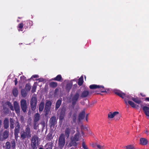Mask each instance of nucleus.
<instances>
[{
    "label": "nucleus",
    "mask_w": 149,
    "mask_h": 149,
    "mask_svg": "<svg viewBox=\"0 0 149 149\" xmlns=\"http://www.w3.org/2000/svg\"><path fill=\"white\" fill-rule=\"evenodd\" d=\"M36 87H37V86L36 85L34 84L33 85V86L32 87V89H31V92L32 93H33L36 91Z\"/></svg>",
    "instance_id": "nucleus-46"
},
{
    "label": "nucleus",
    "mask_w": 149,
    "mask_h": 149,
    "mask_svg": "<svg viewBox=\"0 0 149 149\" xmlns=\"http://www.w3.org/2000/svg\"><path fill=\"white\" fill-rule=\"evenodd\" d=\"M53 146L52 144H49L48 145V147L45 149H52Z\"/></svg>",
    "instance_id": "nucleus-52"
},
{
    "label": "nucleus",
    "mask_w": 149,
    "mask_h": 149,
    "mask_svg": "<svg viewBox=\"0 0 149 149\" xmlns=\"http://www.w3.org/2000/svg\"><path fill=\"white\" fill-rule=\"evenodd\" d=\"M70 129L69 127H67L65 132V135L67 138H68L70 136Z\"/></svg>",
    "instance_id": "nucleus-20"
},
{
    "label": "nucleus",
    "mask_w": 149,
    "mask_h": 149,
    "mask_svg": "<svg viewBox=\"0 0 149 149\" xmlns=\"http://www.w3.org/2000/svg\"><path fill=\"white\" fill-rule=\"evenodd\" d=\"M72 84L71 83H68L66 85V89L69 91L71 88Z\"/></svg>",
    "instance_id": "nucleus-40"
},
{
    "label": "nucleus",
    "mask_w": 149,
    "mask_h": 149,
    "mask_svg": "<svg viewBox=\"0 0 149 149\" xmlns=\"http://www.w3.org/2000/svg\"><path fill=\"white\" fill-rule=\"evenodd\" d=\"M148 141L145 138H141L139 140V144L142 145H146L148 144Z\"/></svg>",
    "instance_id": "nucleus-14"
},
{
    "label": "nucleus",
    "mask_w": 149,
    "mask_h": 149,
    "mask_svg": "<svg viewBox=\"0 0 149 149\" xmlns=\"http://www.w3.org/2000/svg\"><path fill=\"white\" fill-rule=\"evenodd\" d=\"M78 143H77V141L71 138L70 141L68 144V146L71 147L74 146L76 148L77 147Z\"/></svg>",
    "instance_id": "nucleus-13"
},
{
    "label": "nucleus",
    "mask_w": 149,
    "mask_h": 149,
    "mask_svg": "<svg viewBox=\"0 0 149 149\" xmlns=\"http://www.w3.org/2000/svg\"><path fill=\"white\" fill-rule=\"evenodd\" d=\"M85 115V112L84 109L81 112L79 113L78 116V120L79 122L81 120L84 119Z\"/></svg>",
    "instance_id": "nucleus-12"
},
{
    "label": "nucleus",
    "mask_w": 149,
    "mask_h": 149,
    "mask_svg": "<svg viewBox=\"0 0 149 149\" xmlns=\"http://www.w3.org/2000/svg\"><path fill=\"white\" fill-rule=\"evenodd\" d=\"M31 123L28 124L25 127V130L22 131L20 133V139L22 140L29 139L31 137Z\"/></svg>",
    "instance_id": "nucleus-1"
},
{
    "label": "nucleus",
    "mask_w": 149,
    "mask_h": 149,
    "mask_svg": "<svg viewBox=\"0 0 149 149\" xmlns=\"http://www.w3.org/2000/svg\"><path fill=\"white\" fill-rule=\"evenodd\" d=\"M11 148L13 149L15 148V142L14 140H13L11 141Z\"/></svg>",
    "instance_id": "nucleus-41"
},
{
    "label": "nucleus",
    "mask_w": 149,
    "mask_h": 149,
    "mask_svg": "<svg viewBox=\"0 0 149 149\" xmlns=\"http://www.w3.org/2000/svg\"><path fill=\"white\" fill-rule=\"evenodd\" d=\"M126 149H135L134 146L133 145H129L125 147Z\"/></svg>",
    "instance_id": "nucleus-43"
},
{
    "label": "nucleus",
    "mask_w": 149,
    "mask_h": 149,
    "mask_svg": "<svg viewBox=\"0 0 149 149\" xmlns=\"http://www.w3.org/2000/svg\"><path fill=\"white\" fill-rule=\"evenodd\" d=\"M21 109L24 113L26 112L27 109V104L26 101L24 99L20 101Z\"/></svg>",
    "instance_id": "nucleus-10"
},
{
    "label": "nucleus",
    "mask_w": 149,
    "mask_h": 149,
    "mask_svg": "<svg viewBox=\"0 0 149 149\" xmlns=\"http://www.w3.org/2000/svg\"><path fill=\"white\" fill-rule=\"evenodd\" d=\"M21 94L22 97H24L27 95V93L25 89H23L21 90Z\"/></svg>",
    "instance_id": "nucleus-37"
},
{
    "label": "nucleus",
    "mask_w": 149,
    "mask_h": 149,
    "mask_svg": "<svg viewBox=\"0 0 149 149\" xmlns=\"http://www.w3.org/2000/svg\"><path fill=\"white\" fill-rule=\"evenodd\" d=\"M143 109L145 115L147 116H149V107L147 106H144L143 108Z\"/></svg>",
    "instance_id": "nucleus-19"
},
{
    "label": "nucleus",
    "mask_w": 149,
    "mask_h": 149,
    "mask_svg": "<svg viewBox=\"0 0 149 149\" xmlns=\"http://www.w3.org/2000/svg\"><path fill=\"white\" fill-rule=\"evenodd\" d=\"M26 78L24 76H22L20 77V79L21 81L24 82L26 81Z\"/></svg>",
    "instance_id": "nucleus-50"
},
{
    "label": "nucleus",
    "mask_w": 149,
    "mask_h": 149,
    "mask_svg": "<svg viewBox=\"0 0 149 149\" xmlns=\"http://www.w3.org/2000/svg\"><path fill=\"white\" fill-rule=\"evenodd\" d=\"M5 104L7 105L10 108L11 110L13 111H14V109L13 108V107L11 102L9 101H7L5 103Z\"/></svg>",
    "instance_id": "nucleus-31"
},
{
    "label": "nucleus",
    "mask_w": 149,
    "mask_h": 149,
    "mask_svg": "<svg viewBox=\"0 0 149 149\" xmlns=\"http://www.w3.org/2000/svg\"><path fill=\"white\" fill-rule=\"evenodd\" d=\"M10 128L11 130H13L14 128V125H15V120L13 118H10Z\"/></svg>",
    "instance_id": "nucleus-16"
},
{
    "label": "nucleus",
    "mask_w": 149,
    "mask_h": 149,
    "mask_svg": "<svg viewBox=\"0 0 149 149\" xmlns=\"http://www.w3.org/2000/svg\"><path fill=\"white\" fill-rule=\"evenodd\" d=\"M57 85V84L56 82L52 81L49 84V86L52 88H55L56 87Z\"/></svg>",
    "instance_id": "nucleus-33"
},
{
    "label": "nucleus",
    "mask_w": 149,
    "mask_h": 149,
    "mask_svg": "<svg viewBox=\"0 0 149 149\" xmlns=\"http://www.w3.org/2000/svg\"><path fill=\"white\" fill-rule=\"evenodd\" d=\"M38 77H39L38 75L37 74H35V75H33L32 76V78H38Z\"/></svg>",
    "instance_id": "nucleus-53"
},
{
    "label": "nucleus",
    "mask_w": 149,
    "mask_h": 149,
    "mask_svg": "<svg viewBox=\"0 0 149 149\" xmlns=\"http://www.w3.org/2000/svg\"><path fill=\"white\" fill-rule=\"evenodd\" d=\"M24 27L25 29L28 28L30 26L31 23L29 21L26 20L23 22Z\"/></svg>",
    "instance_id": "nucleus-24"
},
{
    "label": "nucleus",
    "mask_w": 149,
    "mask_h": 149,
    "mask_svg": "<svg viewBox=\"0 0 149 149\" xmlns=\"http://www.w3.org/2000/svg\"><path fill=\"white\" fill-rule=\"evenodd\" d=\"M31 88V87L29 83L26 84L25 86V89L27 91H29Z\"/></svg>",
    "instance_id": "nucleus-39"
},
{
    "label": "nucleus",
    "mask_w": 149,
    "mask_h": 149,
    "mask_svg": "<svg viewBox=\"0 0 149 149\" xmlns=\"http://www.w3.org/2000/svg\"><path fill=\"white\" fill-rule=\"evenodd\" d=\"M62 100L58 99L56 102L55 105V110H57L61 104Z\"/></svg>",
    "instance_id": "nucleus-22"
},
{
    "label": "nucleus",
    "mask_w": 149,
    "mask_h": 149,
    "mask_svg": "<svg viewBox=\"0 0 149 149\" xmlns=\"http://www.w3.org/2000/svg\"><path fill=\"white\" fill-rule=\"evenodd\" d=\"M47 138L49 141H50L52 139V134H49L47 136Z\"/></svg>",
    "instance_id": "nucleus-49"
},
{
    "label": "nucleus",
    "mask_w": 149,
    "mask_h": 149,
    "mask_svg": "<svg viewBox=\"0 0 149 149\" xmlns=\"http://www.w3.org/2000/svg\"><path fill=\"white\" fill-rule=\"evenodd\" d=\"M96 144H96V143L95 144H92V146L93 147V148H95V147L96 146H97Z\"/></svg>",
    "instance_id": "nucleus-58"
},
{
    "label": "nucleus",
    "mask_w": 149,
    "mask_h": 149,
    "mask_svg": "<svg viewBox=\"0 0 149 149\" xmlns=\"http://www.w3.org/2000/svg\"><path fill=\"white\" fill-rule=\"evenodd\" d=\"M71 97L72 105L74 107L79 98V94L78 93L76 92L74 95H71Z\"/></svg>",
    "instance_id": "nucleus-6"
},
{
    "label": "nucleus",
    "mask_w": 149,
    "mask_h": 149,
    "mask_svg": "<svg viewBox=\"0 0 149 149\" xmlns=\"http://www.w3.org/2000/svg\"><path fill=\"white\" fill-rule=\"evenodd\" d=\"M21 120L22 121H23L24 120V118L23 116H21Z\"/></svg>",
    "instance_id": "nucleus-60"
},
{
    "label": "nucleus",
    "mask_w": 149,
    "mask_h": 149,
    "mask_svg": "<svg viewBox=\"0 0 149 149\" xmlns=\"http://www.w3.org/2000/svg\"><path fill=\"white\" fill-rule=\"evenodd\" d=\"M2 125V121L0 120V128L1 127V125Z\"/></svg>",
    "instance_id": "nucleus-63"
},
{
    "label": "nucleus",
    "mask_w": 149,
    "mask_h": 149,
    "mask_svg": "<svg viewBox=\"0 0 149 149\" xmlns=\"http://www.w3.org/2000/svg\"><path fill=\"white\" fill-rule=\"evenodd\" d=\"M37 104V99L35 97H32L31 100V106L32 110H34L36 108Z\"/></svg>",
    "instance_id": "nucleus-8"
},
{
    "label": "nucleus",
    "mask_w": 149,
    "mask_h": 149,
    "mask_svg": "<svg viewBox=\"0 0 149 149\" xmlns=\"http://www.w3.org/2000/svg\"><path fill=\"white\" fill-rule=\"evenodd\" d=\"M146 133L147 135H148V134H149V131L147 130H146Z\"/></svg>",
    "instance_id": "nucleus-61"
},
{
    "label": "nucleus",
    "mask_w": 149,
    "mask_h": 149,
    "mask_svg": "<svg viewBox=\"0 0 149 149\" xmlns=\"http://www.w3.org/2000/svg\"><path fill=\"white\" fill-rule=\"evenodd\" d=\"M44 102H41L40 103L38 109L39 111L41 112L42 111L44 108Z\"/></svg>",
    "instance_id": "nucleus-28"
},
{
    "label": "nucleus",
    "mask_w": 149,
    "mask_h": 149,
    "mask_svg": "<svg viewBox=\"0 0 149 149\" xmlns=\"http://www.w3.org/2000/svg\"><path fill=\"white\" fill-rule=\"evenodd\" d=\"M97 147L99 149H104V146H101L100 145L98 144H96Z\"/></svg>",
    "instance_id": "nucleus-51"
},
{
    "label": "nucleus",
    "mask_w": 149,
    "mask_h": 149,
    "mask_svg": "<svg viewBox=\"0 0 149 149\" xmlns=\"http://www.w3.org/2000/svg\"><path fill=\"white\" fill-rule=\"evenodd\" d=\"M38 137L36 135L33 136L31 141V143L37 144L38 142Z\"/></svg>",
    "instance_id": "nucleus-17"
},
{
    "label": "nucleus",
    "mask_w": 149,
    "mask_h": 149,
    "mask_svg": "<svg viewBox=\"0 0 149 149\" xmlns=\"http://www.w3.org/2000/svg\"><path fill=\"white\" fill-rule=\"evenodd\" d=\"M40 115L38 113H36L34 115V121L35 123L37 122L39 120Z\"/></svg>",
    "instance_id": "nucleus-27"
},
{
    "label": "nucleus",
    "mask_w": 149,
    "mask_h": 149,
    "mask_svg": "<svg viewBox=\"0 0 149 149\" xmlns=\"http://www.w3.org/2000/svg\"><path fill=\"white\" fill-rule=\"evenodd\" d=\"M88 114H86V120L87 121H88Z\"/></svg>",
    "instance_id": "nucleus-57"
},
{
    "label": "nucleus",
    "mask_w": 149,
    "mask_h": 149,
    "mask_svg": "<svg viewBox=\"0 0 149 149\" xmlns=\"http://www.w3.org/2000/svg\"><path fill=\"white\" fill-rule=\"evenodd\" d=\"M31 146L32 149H37V144L31 143Z\"/></svg>",
    "instance_id": "nucleus-48"
},
{
    "label": "nucleus",
    "mask_w": 149,
    "mask_h": 149,
    "mask_svg": "<svg viewBox=\"0 0 149 149\" xmlns=\"http://www.w3.org/2000/svg\"><path fill=\"white\" fill-rule=\"evenodd\" d=\"M62 79L61 76L60 74L57 75L56 77L53 78L52 80H53L56 81H60Z\"/></svg>",
    "instance_id": "nucleus-30"
},
{
    "label": "nucleus",
    "mask_w": 149,
    "mask_h": 149,
    "mask_svg": "<svg viewBox=\"0 0 149 149\" xmlns=\"http://www.w3.org/2000/svg\"><path fill=\"white\" fill-rule=\"evenodd\" d=\"M101 86L102 87H100L99 89H100V91L101 93H107L106 89L104 88V87L102 86Z\"/></svg>",
    "instance_id": "nucleus-45"
},
{
    "label": "nucleus",
    "mask_w": 149,
    "mask_h": 149,
    "mask_svg": "<svg viewBox=\"0 0 149 149\" xmlns=\"http://www.w3.org/2000/svg\"><path fill=\"white\" fill-rule=\"evenodd\" d=\"M14 81L15 83V85H16L17 84V83H18V81H17V78H15V79Z\"/></svg>",
    "instance_id": "nucleus-54"
},
{
    "label": "nucleus",
    "mask_w": 149,
    "mask_h": 149,
    "mask_svg": "<svg viewBox=\"0 0 149 149\" xmlns=\"http://www.w3.org/2000/svg\"><path fill=\"white\" fill-rule=\"evenodd\" d=\"M13 105V108H14L16 113L17 114H19L20 112V107L17 102L15 101L14 102Z\"/></svg>",
    "instance_id": "nucleus-11"
},
{
    "label": "nucleus",
    "mask_w": 149,
    "mask_h": 149,
    "mask_svg": "<svg viewBox=\"0 0 149 149\" xmlns=\"http://www.w3.org/2000/svg\"><path fill=\"white\" fill-rule=\"evenodd\" d=\"M145 100L146 101L149 102V97H146L145 98Z\"/></svg>",
    "instance_id": "nucleus-55"
},
{
    "label": "nucleus",
    "mask_w": 149,
    "mask_h": 149,
    "mask_svg": "<svg viewBox=\"0 0 149 149\" xmlns=\"http://www.w3.org/2000/svg\"><path fill=\"white\" fill-rule=\"evenodd\" d=\"M65 111L66 109L64 107L62 108L59 117L60 121L62 122L63 120L64 119L65 115Z\"/></svg>",
    "instance_id": "nucleus-9"
},
{
    "label": "nucleus",
    "mask_w": 149,
    "mask_h": 149,
    "mask_svg": "<svg viewBox=\"0 0 149 149\" xmlns=\"http://www.w3.org/2000/svg\"><path fill=\"white\" fill-rule=\"evenodd\" d=\"M50 108L45 107L44 109V112L45 113V116H47L50 111Z\"/></svg>",
    "instance_id": "nucleus-34"
},
{
    "label": "nucleus",
    "mask_w": 149,
    "mask_h": 149,
    "mask_svg": "<svg viewBox=\"0 0 149 149\" xmlns=\"http://www.w3.org/2000/svg\"><path fill=\"white\" fill-rule=\"evenodd\" d=\"M39 149H44V148H41V147H40L39 148Z\"/></svg>",
    "instance_id": "nucleus-64"
},
{
    "label": "nucleus",
    "mask_w": 149,
    "mask_h": 149,
    "mask_svg": "<svg viewBox=\"0 0 149 149\" xmlns=\"http://www.w3.org/2000/svg\"><path fill=\"white\" fill-rule=\"evenodd\" d=\"M68 115H69V116H70V117L71 116V115H72V113L71 112H70V113H69L68 114Z\"/></svg>",
    "instance_id": "nucleus-62"
},
{
    "label": "nucleus",
    "mask_w": 149,
    "mask_h": 149,
    "mask_svg": "<svg viewBox=\"0 0 149 149\" xmlns=\"http://www.w3.org/2000/svg\"><path fill=\"white\" fill-rule=\"evenodd\" d=\"M9 126V120L8 118H5L3 121V127L5 129H7Z\"/></svg>",
    "instance_id": "nucleus-15"
},
{
    "label": "nucleus",
    "mask_w": 149,
    "mask_h": 149,
    "mask_svg": "<svg viewBox=\"0 0 149 149\" xmlns=\"http://www.w3.org/2000/svg\"><path fill=\"white\" fill-rule=\"evenodd\" d=\"M115 116L117 117L116 120H119L120 118V115L118 111H115L113 112H110L108 114V118H112Z\"/></svg>",
    "instance_id": "nucleus-7"
},
{
    "label": "nucleus",
    "mask_w": 149,
    "mask_h": 149,
    "mask_svg": "<svg viewBox=\"0 0 149 149\" xmlns=\"http://www.w3.org/2000/svg\"><path fill=\"white\" fill-rule=\"evenodd\" d=\"M9 130H5L3 132V129H2L0 131V141H3L8 138L9 135Z\"/></svg>",
    "instance_id": "nucleus-4"
},
{
    "label": "nucleus",
    "mask_w": 149,
    "mask_h": 149,
    "mask_svg": "<svg viewBox=\"0 0 149 149\" xmlns=\"http://www.w3.org/2000/svg\"><path fill=\"white\" fill-rule=\"evenodd\" d=\"M83 76H81L78 79V84L79 86L82 85L83 82Z\"/></svg>",
    "instance_id": "nucleus-32"
},
{
    "label": "nucleus",
    "mask_w": 149,
    "mask_h": 149,
    "mask_svg": "<svg viewBox=\"0 0 149 149\" xmlns=\"http://www.w3.org/2000/svg\"><path fill=\"white\" fill-rule=\"evenodd\" d=\"M65 136L63 134H61L58 140V147L59 149H63L65 144Z\"/></svg>",
    "instance_id": "nucleus-2"
},
{
    "label": "nucleus",
    "mask_w": 149,
    "mask_h": 149,
    "mask_svg": "<svg viewBox=\"0 0 149 149\" xmlns=\"http://www.w3.org/2000/svg\"><path fill=\"white\" fill-rule=\"evenodd\" d=\"M72 139L75 140L77 141H79V133H76L74 136L71 137Z\"/></svg>",
    "instance_id": "nucleus-21"
},
{
    "label": "nucleus",
    "mask_w": 149,
    "mask_h": 149,
    "mask_svg": "<svg viewBox=\"0 0 149 149\" xmlns=\"http://www.w3.org/2000/svg\"><path fill=\"white\" fill-rule=\"evenodd\" d=\"M72 121L71 122L72 124L73 123H76L77 119V114L76 113H74L73 114L72 116Z\"/></svg>",
    "instance_id": "nucleus-29"
},
{
    "label": "nucleus",
    "mask_w": 149,
    "mask_h": 149,
    "mask_svg": "<svg viewBox=\"0 0 149 149\" xmlns=\"http://www.w3.org/2000/svg\"><path fill=\"white\" fill-rule=\"evenodd\" d=\"M101 86V85H97L96 84H92L90 85L89 86V88L91 89H99Z\"/></svg>",
    "instance_id": "nucleus-25"
},
{
    "label": "nucleus",
    "mask_w": 149,
    "mask_h": 149,
    "mask_svg": "<svg viewBox=\"0 0 149 149\" xmlns=\"http://www.w3.org/2000/svg\"><path fill=\"white\" fill-rule=\"evenodd\" d=\"M56 121V117L54 116H52L50 119L49 122L51 126H54L55 125V123Z\"/></svg>",
    "instance_id": "nucleus-18"
},
{
    "label": "nucleus",
    "mask_w": 149,
    "mask_h": 149,
    "mask_svg": "<svg viewBox=\"0 0 149 149\" xmlns=\"http://www.w3.org/2000/svg\"><path fill=\"white\" fill-rule=\"evenodd\" d=\"M20 125L18 120H16L15 122V128L14 130V135L16 139L18 138L19 137L18 134L20 128Z\"/></svg>",
    "instance_id": "nucleus-5"
},
{
    "label": "nucleus",
    "mask_w": 149,
    "mask_h": 149,
    "mask_svg": "<svg viewBox=\"0 0 149 149\" xmlns=\"http://www.w3.org/2000/svg\"><path fill=\"white\" fill-rule=\"evenodd\" d=\"M13 95L16 97L17 96L18 94V91L16 88H15L13 90Z\"/></svg>",
    "instance_id": "nucleus-38"
},
{
    "label": "nucleus",
    "mask_w": 149,
    "mask_h": 149,
    "mask_svg": "<svg viewBox=\"0 0 149 149\" xmlns=\"http://www.w3.org/2000/svg\"><path fill=\"white\" fill-rule=\"evenodd\" d=\"M140 94L143 97H144L146 96V95L144 94L143 93H141Z\"/></svg>",
    "instance_id": "nucleus-59"
},
{
    "label": "nucleus",
    "mask_w": 149,
    "mask_h": 149,
    "mask_svg": "<svg viewBox=\"0 0 149 149\" xmlns=\"http://www.w3.org/2000/svg\"><path fill=\"white\" fill-rule=\"evenodd\" d=\"M24 26V23L23 22L22 23H20L17 26V28H19V29H18L19 31H22V28Z\"/></svg>",
    "instance_id": "nucleus-36"
},
{
    "label": "nucleus",
    "mask_w": 149,
    "mask_h": 149,
    "mask_svg": "<svg viewBox=\"0 0 149 149\" xmlns=\"http://www.w3.org/2000/svg\"><path fill=\"white\" fill-rule=\"evenodd\" d=\"M132 100L136 103L138 104H139L142 103L141 101L137 97H132Z\"/></svg>",
    "instance_id": "nucleus-26"
},
{
    "label": "nucleus",
    "mask_w": 149,
    "mask_h": 149,
    "mask_svg": "<svg viewBox=\"0 0 149 149\" xmlns=\"http://www.w3.org/2000/svg\"><path fill=\"white\" fill-rule=\"evenodd\" d=\"M52 104V103L50 101L47 100L45 103V107L51 108Z\"/></svg>",
    "instance_id": "nucleus-35"
},
{
    "label": "nucleus",
    "mask_w": 149,
    "mask_h": 149,
    "mask_svg": "<svg viewBox=\"0 0 149 149\" xmlns=\"http://www.w3.org/2000/svg\"><path fill=\"white\" fill-rule=\"evenodd\" d=\"M89 94V92L88 91H84L81 95V97L82 98L85 97H87Z\"/></svg>",
    "instance_id": "nucleus-23"
},
{
    "label": "nucleus",
    "mask_w": 149,
    "mask_h": 149,
    "mask_svg": "<svg viewBox=\"0 0 149 149\" xmlns=\"http://www.w3.org/2000/svg\"><path fill=\"white\" fill-rule=\"evenodd\" d=\"M128 103L133 108H135L136 107V105L133 102L129 100L128 101Z\"/></svg>",
    "instance_id": "nucleus-42"
},
{
    "label": "nucleus",
    "mask_w": 149,
    "mask_h": 149,
    "mask_svg": "<svg viewBox=\"0 0 149 149\" xmlns=\"http://www.w3.org/2000/svg\"><path fill=\"white\" fill-rule=\"evenodd\" d=\"M82 147L84 149H88V148L86 145L85 142L83 141L82 143Z\"/></svg>",
    "instance_id": "nucleus-47"
},
{
    "label": "nucleus",
    "mask_w": 149,
    "mask_h": 149,
    "mask_svg": "<svg viewBox=\"0 0 149 149\" xmlns=\"http://www.w3.org/2000/svg\"><path fill=\"white\" fill-rule=\"evenodd\" d=\"M124 100V101L125 102V104H126L127 105V101L128 100L126 98H125Z\"/></svg>",
    "instance_id": "nucleus-56"
},
{
    "label": "nucleus",
    "mask_w": 149,
    "mask_h": 149,
    "mask_svg": "<svg viewBox=\"0 0 149 149\" xmlns=\"http://www.w3.org/2000/svg\"><path fill=\"white\" fill-rule=\"evenodd\" d=\"M5 146L6 149H10L11 145L9 141H7L6 143Z\"/></svg>",
    "instance_id": "nucleus-44"
},
{
    "label": "nucleus",
    "mask_w": 149,
    "mask_h": 149,
    "mask_svg": "<svg viewBox=\"0 0 149 149\" xmlns=\"http://www.w3.org/2000/svg\"><path fill=\"white\" fill-rule=\"evenodd\" d=\"M113 92L115 94L121 97L122 99H124L125 97L129 100H132V98L133 97L130 95H126L125 93H123L120 90H114Z\"/></svg>",
    "instance_id": "nucleus-3"
}]
</instances>
